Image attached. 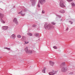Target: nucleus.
<instances>
[{
  "mask_svg": "<svg viewBox=\"0 0 75 75\" xmlns=\"http://www.w3.org/2000/svg\"><path fill=\"white\" fill-rule=\"evenodd\" d=\"M47 23L45 24V28L46 29H48V30H51V29L52 28L51 24H49L47 25Z\"/></svg>",
  "mask_w": 75,
  "mask_h": 75,
  "instance_id": "nucleus-1",
  "label": "nucleus"
},
{
  "mask_svg": "<svg viewBox=\"0 0 75 75\" xmlns=\"http://www.w3.org/2000/svg\"><path fill=\"white\" fill-rule=\"evenodd\" d=\"M25 51H26V52L28 54H31L32 53V50H28V47H26L25 49Z\"/></svg>",
  "mask_w": 75,
  "mask_h": 75,
  "instance_id": "nucleus-2",
  "label": "nucleus"
},
{
  "mask_svg": "<svg viewBox=\"0 0 75 75\" xmlns=\"http://www.w3.org/2000/svg\"><path fill=\"white\" fill-rule=\"evenodd\" d=\"M65 1L64 0L61 1L60 3V6L61 7H65V6L64 4Z\"/></svg>",
  "mask_w": 75,
  "mask_h": 75,
  "instance_id": "nucleus-3",
  "label": "nucleus"
},
{
  "mask_svg": "<svg viewBox=\"0 0 75 75\" xmlns=\"http://www.w3.org/2000/svg\"><path fill=\"white\" fill-rule=\"evenodd\" d=\"M57 72H58V71H54L52 70V71L49 72V74L50 75H54L57 74Z\"/></svg>",
  "mask_w": 75,
  "mask_h": 75,
  "instance_id": "nucleus-4",
  "label": "nucleus"
},
{
  "mask_svg": "<svg viewBox=\"0 0 75 75\" xmlns=\"http://www.w3.org/2000/svg\"><path fill=\"white\" fill-rule=\"evenodd\" d=\"M68 70V68L67 67H64L62 68L61 69L62 72H65L67 71Z\"/></svg>",
  "mask_w": 75,
  "mask_h": 75,
  "instance_id": "nucleus-5",
  "label": "nucleus"
},
{
  "mask_svg": "<svg viewBox=\"0 0 75 75\" xmlns=\"http://www.w3.org/2000/svg\"><path fill=\"white\" fill-rule=\"evenodd\" d=\"M8 27L7 26H3L2 27V28L3 30H7Z\"/></svg>",
  "mask_w": 75,
  "mask_h": 75,
  "instance_id": "nucleus-6",
  "label": "nucleus"
},
{
  "mask_svg": "<svg viewBox=\"0 0 75 75\" xmlns=\"http://www.w3.org/2000/svg\"><path fill=\"white\" fill-rule=\"evenodd\" d=\"M39 1L40 2L41 4H43L45 2V0H39Z\"/></svg>",
  "mask_w": 75,
  "mask_h": 75,
  "instance_id": "nucleus-7",
  "label": "nucleus"
},
{
  "mask_svg": "<svg viewBox=\"0 0 75 75\" xmlns=\"http://www.w3.org/2000/svg\"><path fill=\"white\" fill-rule=\"evenodd\" d=\"M16 36L14 34L10 36V38H13V40H14V39L16 38Z\"/></svg>",
  "mask_w": 75,
  "mask_h": 75,
  "instance_id": "nucleus-8",
  "label": "nucleus"
},
{
  "mask_svg": "<svg viewBox=\"0 0 75 75\" xmlns=\"http://www.w3.org/2000/svg\"><path fill=\"white\" fill-rule=\"evenodd\" d=\"M13 21L14 23H15L16 24H18V21H17V19L16 18H14L13 20Z\"/></svg>",
  "mask_w": 75,
  "mask_h": 75,
  "instance_id": "nucleus-9",
  "label": "nucleus"
},
{
  "mask_svg": "<svg viewBox=\"0 0 75 75\" xmlns=\"http://www.w3.org/2000/svg\"><path fill=\"white\" fill-rule=\"evenodd\" d=\"M24 11H21L20 12L18 13V14H21L22 16H24L25 15V13H24Z\"/></svg>",
  "mask_w": 75,
  "mask_h": 75,
  "instance_id": "nucleus-10",
  "label": "nucleus"
},
{
  "mask_svg": "<svg viewBox=\"0 0 75 75\" xmlns=\"http://www.w3.org/2000/svg\"><path fill=\"white\" fill-rule=\"evenodd\" d=\"M65 66V62H63L60 66V67H64Z\"/></svg>",
  "mask_w": 75,
  "mask_h": 75,
  "instance_id": "nucleus-11",
  "label": "nucleus"
},
{
  "mask_svg": "<svg viewBox=\"0 0 75 75\" xmlns=\"http://www.w3.org/2000/svg\"><path fill=\"white\" fill-rule=\"evenodd\" d=\"M54 62L51 61H50V65H51V66H53L54 65Z\"/></svg>",
  "mask_w": 75,
  "mask_h": 75,
  "instance_id": "nucleus-12",
  "label": "nucleus"
},
{
  "mask_svg": "<svg viewBox=\"0 0 75 75\" xmlns=\"http://www.w3.org/2000/svg\"><path fill=\"white\" fill-rule=\"evenodd\" d=\"M46 70V68L44 67L43 70H42V72L43 73H45V70Z\"/></svg>",
  "mask_w": 75,
  "mask_h": 75,
  "instance_id": "nucleus-13",
  "label": "nucleus"
},
{
  "mask_svg": "<svg viewBox=\"0 0 75 75\" xmlns=\"http://www.w3.org/2000/svg\"><path fill=\"white\" fill-rule=\"evenodd\" d=\"M1 22L3 23V24H5V21H3V19H1Z\"/></svg>",
  "mask_w": 75,
  "mask_h": 75,
  "instance_id": "nucleus-14",
  "label": "nucleus"
},
{
  "mask_svg": "<svg viewBox=\"0 0 75 75\" xmlns=\"http://www.w3.org/2000/svg\"><path fill=\"white\" fill-rule=\"evenodd\" d=\"M71 5H72V7H75V4H74V3L72 2L71 3Z\"/></svg>",
  "mask_w": 75,
  "mask_h": 75,
  "instance_id": "nucleus-15",
  "label": "nucleus"
},
{
  "mask_svg": "<svg viewBox=\"0 0 75 75\" xmlns=\"http://www.w3.org/2000/svg\"><path fill=\"white\" fill-rule=\"evenodd\" d=\"M60 12L61 13H65V11L64 10H61L60 11Z\"/></svg>",
  "mask_w": 75,
  "mask_h": 75,
  "instance_id": "nucleus-16",
  "label": "nucleus"
},
{
  "mask_svg": "<svg viewBox=\"0 0 75 75\" xmlns=\"http://www.w3.org/2000/svg\"><path fill=\"white\" fill-rule=\"evenodd\" d=\"M0 17H1L2 18H3V17H4V15H3L1 13H0Z\"/></svg>",
  "mask_w": 75,
  "mask_h": 75,
  "instance_id": "nucleus-17",
  "label": "nucleus"
},
{
  "mask_svg": "<svg viewBox=\"0 0 75 75\" xmlns=\"http://www.w3.org/2000/svg\"><path fill=\"white\" fill-rule=\"evenodd\" d=\"M17 37L18 38H20L21 37V35H17Z\"/></svg>",
  "mask_w": 75,
  "mask_h": 75,
  "instance_id": "nucleus-18",
  "label": "nucleus"
},
{
  "mask_svg": "<svg viewBox=\"0 0 75 75\" xmlns=\"http://www.w3.org/2000/svg\"><path fill=\"white\" fill-rule=\"evenodd\" d=\"M27 34L29 36H31L32 35V34L31 33H28Z\"/></svg>",
  "mask_w": 75,
  "mask_h": 75,
  "instance_id": "nucleus-19",
  "label": "nucleus"
},
{
  "mask_svg": "<svg viewBox=\"0 0 75 75\" xmlns=\"http://www.w3.org/2000/svg\"><path fill=\"white\" fill-rule=\"evenodd\" d=\"M28 42H24V45H25V44H28Z\"/></svg>",
  "mask_w": 75,
  "mask_h": 75,
  "instance_id": "nucleus-20",
  "label": "nucleus"
},
{
  "mask_svg": "<svg viewBox=\"0 0 75 75\" xmlns=\"http://www.w3.org/2000/svg\"><path fill=\"white\" fill-rule=\"evenodd\" d=\"M38 7H40V3H38V4L37 5Z\"/></svg>",
  "mask_w": 75,
  "mask_h": 75,
  "instance_id": "nucleus-21",
  "label": "nucleus"
},
{
  "mask_svg": "<svg viewBox=\"0 0 75 75\" xmlns=\"http://www.w3.org/2000/svg\"><path fill=\"white\" fill-rule=\"evenodd\" d=\"M5 49H7V50H10V48H8V47L4 48Z\"/></svg>",
  "mask_w": 75,
  "mask_h": 75,
  "instance_id": "nucleus-22",
  "label": "nucleus"
},
{
  "mask_svg": "<svg viewBox=\"0 0 75 75\" xmlns=\"http://www.w3.org/2000/svg\"><path fill=\"white\" fill-rule=\"evenodd\" d=\"M52 24L53 25H55V23L54 22H52Z\"/></svg>",
  "mask_w": 75,
  "mask_h": 75,
  "instance_id": "nucleus-23",
  "label": "nucleus"
},
{
  "mask_svg": "<svg viewBox=\"0 0 75 75\" xmlns=\"http://www.w3.org/2000/svg\"><path fill=\"white\" fill-rule=\"evenodd\" d=\"M73 0H67V1H69V2H71V1H72Z\"/></svg>",
  "mask_w": 75,
  "mask_h": 75,
  "instance_id": "nucleus-24",
  "label": "nucleus"
},
{
  "mask_svg": "<svg viewBox=\"0 0 75 75\" xmlns=\"http://www.w3.org/2000/svg\"><path fill=\"white\" fill-rule=\"evenodd\" d=\"M32 26L33 27H36L37 26V25H33Z\"/></svg>",
  "mask_w": 75,
  "mask_h": 75,
  "instance_id": "nucleus-25",
  "label": "nucleus"
},
{
  "mask_svg": "<svg viewBox=\"0 0 75 75\" xmlns=\"http://www.w3.org/2000/svg\"><path fill=\"white\" fill-rule=\"evenodd\" d=\"M30 1L31 2H34V1H35V0H30Z\"/></svg>",
  "mask_w": 75,
  "mask_h": 75,
  "instance_id": "nucleus-26",
  "label": "nucleus"
},
{
  "mask_svg": "<svg viewBox=\"0 0 75 75\" xmlns=\"http://www.w3.org/2000/svg\"><path fill=\"white\" fill-rule=\"evenodd\" d=\"M69 74L71 75V74H73V72H71L69 73Z\"/></svg>",
  "mask_w": 75,
  "mask_h": 75,
  "instance_id": "nucleus-27",
  "label": "nucleus"
},
{
  "mask_svg": "<svg viewBox=\"0 0 75 75\" xmlns=\"http://www.w3.org/2000/svg\"><path fill=\"white\" fill-rule=\"evenodd\" d=\"M38 34H36L35 35V36H38Z\"/></svg>",
  "mask_w": 75,
  "mask_h": 75,
  "instance_id": "nucleus-28",
  "label": "nucleus"
},
{
  "mask_svg": "<svg viewBox=\"0 0 75 75\" xmlns=\"http://www.w3.org/2000/svg\"><path fill=\"white\" fill-rule=\"evenodd\" d=\"M42 13H45V11H42Z\"/></svg>",
  "mask_w": 75,
  "mask_h": 75,
  "instance_id": "nucleus-29",
  "label": "nucleus"
},
{
  "mask_svg": "<svg viewBox=\"0 0 75 75\" xmlns=\"http://www.w3.org/2000/svg\"><path fill=\"white\" fill-rule=\"evenodd\" d=\"M53 48L54 49H57V47H53Z\"/></svg>",
  "mask_w": 75,
  "mask_h": 75,
  "instance_id": "nucleus-30",
  "label": "nucleus"
},
{
  "mask_svg": "<svg viewBox=\"0 0 75 75\" xmlns=\"http://www.w3.org/2000/svg\"><path fill=\"white\" fill-rule=\"evenodd\" d=\"M68 30V28H67L66 29V30L67 31Z\"/></svg>",
  "mask_w": 75,
  "mask_h": 75,
  "instance_id": "nucleus-31",
  "label": "nucleus"
},
{
  "mask_svg": "<svg viewBox=\"0 0 75 75\" xmlns=\"http://www.w3.org/2000/svg\"><path fill=\"white\" fill-rule=\"evenodd\" d=\"M24 38V36H22V38Z\"/></svg>",
  "mask_w": 75,
  "mask_h": 75,
  "instance_id": "nucleus-32",
  "label": "nucleus"
},
{
  "mask_svg": "<svg viewBox=\"0 0 75 75\" xmlns=\"http://www.w3.org/2000/svg\"><path fill=\"white\" fill-rule=\"evenodd\" d=\"M73 23V22H71V24H72Z\"/></svg>",
  "mask_w": 75,
  "mask_h": 75,
  "instance_id": "nucleus-33",
  "label": "nucleus"
},
{
  "mask_svg": "<svg viewBox=\"0 0 75 75\" xmlns=\"http://www.w3.org/2000/svg\"><path fill=\"white\" fill-rule=\"evenodd\" d=\"M53 47H56L55 46H54Z\"/></svg>",
  "mask_w": 75,
  "mask_h": 75,
  "instance_id": "nucleus-34",
  "label": "nucleus"
},
{
  "mask_svg": "<svg viewBox=\"0 0 75 75\" xmlns=\"http://www.w3.org/2000/svg\"><path fill=\"white\" fill-rule=\"evenodd\" d=\"M1 58V57H0V58Z\"/></svg>",
  "mask_w": 75,
  "mask_h": 75,
  "instance_id": "nucleus-35",
  "label": "nucleus"
},
{
  "mask_svg": "<svg viewBox=\"0 0 75 75\" xmlns=\"http://www.w3.org/2000/svg\"><path fill=\"white\" fill-rule=\"evenodd\" d=\"M69 22H71V21H69Z\"/></svg>",
  "mask_w": 75,
  "mask_h": 75,
  "instance_id": "nucleus-36",
  "label": "nucleus"
}]
</instances>
